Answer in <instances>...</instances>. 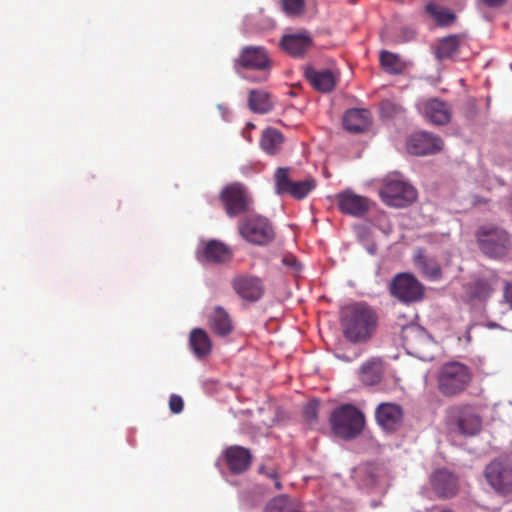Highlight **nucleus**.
Returning <instances> with one entry per match:
<instances>
[{"label": "nucleus", "mask_w": 512, "mask_h": 512, "mask_svg": "<svg viewBox=\"0 0 512 512\" xmlns=\"http://www.w3.org/2000/svg\"><path fill=\"white\" fill-rule=\"evenodd\" d=\"M379 194L385 204L396 208L406 207L417 198L415 188L399 179L386 180L380 188Z\"/></svg>", "instance_id": "obj_9"}, {"label": "nucleus", "mask_w": 512, "mask_h": 512, "mask_svg": "<svg viewBox=\"0 0 512 512\" xmlns=\"http://www.w3.org/2000/svg\"><path fill=\"white\" fill-rule=\"evenodd\" d=\"M232 257V249L225 243L215 239L203 243L202 249L197 252L199 261L214 264L227 263Z\"/></svg>", "instance_id": "obj_17"}, {"label": "nucleus", "mask_w": 512, "mask_h": 512, "mask_svg": "<svg viewBox=\"0 0 512 512\" xmlns=\"http://www.w3.org/2000/svg\"><path fill=\"white\" fill-rule=\"evenodd\" d=\"M270 68L269 55L262 46H245L234 60V69L237 72H240L241 69L259 71L260 76L256 79L259 82L268 79Z\"/></svg>", "instance_id": "obj_6"}, {"label": "nucleus", "mask_w": 512, "mask_h": 512, "mask_svg": "<svg viewBox=\"0 0 512 512\" xmlns=\"http://www.w3.org/2000/svg\"><path fill=\"white\" fill-rule=\"evenodd\" d=\"M375 418L382 429L388 432H394L401 427L404 413L400 405L386 402L377 406Z\"/></svg>", "instance_id": "obj_15"}, {"label": "nucleus", "mask_w": 512, "mask_h": 512, "mask_svg": "<svg viewBox=\"0 0 512 512\" xmlns=\"http://www.w3.org/2000/svg\"><path fill=\"white\" fill-rule=\"evenodd\" d=\"M382 375V362L375 358L363 363L359 372L362 383L369 386L378 384L382 379Z\"/></svg>", "instance_id": "obj_28"}, {"label": "nucleus", "mask_w": 512, "mask_h": 512, "mask_svg": "<svg viewBox=\"0 0 512 512\" xmlns=\"http://www.w3.org/2000/svg\"><path fill=\"white\" fill-rule=\"evenodd\" d=\"M422 334L421 329L416 325H408L402 328L401 338L404 345L409 348H414L415 338Z\"/></svg>", "instance_id": "obj_36"}, {"label": "nucleus", "mask_w": 512, "mask_h": 512, "mask_svg": "<svg viewBox=\"0 0 512 512\" xmlns=\"http://www.w3.org/2000/svg\"><path fill=\"white\" fill-rule=\"evenodd\" d=\"M381 67L389 74L398 75L406 69L405 62L395 53L382 50L380 52Z\"/></svg>", "instance_id": "obj_30"}, {"label": "nucleus", "mask_w": 512, "mask_h": 512, "mask_svg": "<svg viewBox=\"0 0 512 512\" xmlns=\"http://www.w3.org/2000/svg\"><path fill=\"white\" fill-rule=\"evenodd\" d=\"M431 487L438 498L454 497L459 490L458 477L447 469L435 470L430 476Z\"/></svg>", "instance_id": "obj_14"}, {"label": "nucleus", "mask_w": 512, "mask_h": 512, "mask_svg": "<svg viewBox=\"0 0 512 512\" xmlns=\"http://www.w3.org/2000/svg\"><path fill=\"white\" fill-rule=\"evenodd\" d=\"M208 325L213 333L220 337L230 335L234 329L229 313L221 306H216L208 315Z\"/></svg>", "instance_id": "obj_20"}, {"label": "nucleus", "mask_w": 512, "mask_h": 512, "mask_svg": "<svg viewBox=\"0 0 512 512\" xmlns=\"http://www.w3.org/2000/svg\"><path fill=\"white\" fill-rule=\"evenodd\" d=\"M266 512H300L285 495L275 497L266 507Z\"/></svg>", "instance_id": "obj_34"}, {"label": "nucleus", "mask_w": 512, "mask_h": 512, "mask_svg": "<svg viewBox=\"0 0 512 512\" xmlns=\"http://www.w3.org/2000/svg\"><path fill=\"white\" fill-rule=\"evenodd\" d=\"M390 294L402 303L421 301L425 295L423 284L410 273L396 274L389 284Z\"/></svg>", "instance_id": "obj_8"}, {"label": "nucleus", "mask_w": 512, "mask_h": 512, "mask_svg": "<svg viewBox=\"0 0 512 512\" xmlns=\"http://www.w3.org/2000/svg\"><path fill=\"white\" fill-rule=\"evenodd\" d=\"M450 423L465 436H474L481 430L482 420L469 404L454 405L449 410Z\"/></svg>", "instance_id": "obj_10"}, {"label": "nucleus", "mask_w": 512, "mask_h": 512, "mask_svg": "<svg viewBox=\"0 0 512 512\" xmlns=\"http://www.w3.org/2000/svg\"><path fill=\"white\" fill-rule=\"evenodd\" d=\"M258 473L261 475H264L267 478L274 480V487L276 490L282 489V483L279 480V472L275 466L263 464V465L259 466Z\"/></svg>", "instance_id": "obj_38"}, {"label": "nucleus", "mask_w": 512, "mask_h": 512, "mask_svg": "<svg viewBox=\"0 0 512 512\" xmlns=\"http://www.w3.org/2000/svg\"><path fill=\"white\" fill-rule=\"evenodd\" d=\"M282 263L288 268L292 270L298 271L300 269V264L295 256L291 254L284 255L282 258Z\"/></svg>", "instance_id": "obj_40"}, {"label": "nucleus", "mask_w": 512, "mask_h": 512, "mask_svg": "<svg viewBox=\"0 0 512 512\" xmlns=\"http://www.w3.org/2000/svg\"><path fill=\"white\" fill-rule=\"evenodd\" d=\"M316 187V181L313 178L305 179L303 181H293L286 193L295 199L305 198Z\"/></svg>", "instance_id": "obj_32"}, {"label": "nucleus", "mask_w": 512, "mask_h": 512, "mask_svg": "<svg viewBox=\"0 0 512 512\" xmlns=\"http://www.w3.org/2000/svg\"><path fill=\"white\" fill-rule=\"evenodd\" d=\"M473 378L470 367L458 361L444 363L437 376V386L445 397H455L463 393Z\"/></svg>", "instance_id": "obj_2"}, {"label": "nucleus", "mask_w": 512, "mask_h": 512, "mask_svg": "<svg viewBox=\"0 0 512 512\" xmlns=\"http://www.w3.org/2000/svg\"><path fill=\"white\" fill-rule=\"evenodd\" d=\"M247 126H248L249 128H251V129L255 128V125H254V124H252V123H248V125H247Z\"/></svg>", "instance_id": "obj_43"}, {"label": "nucleus", "mask_w": 512, "mask_h": 512, "mask_svg": "<svg viewBox=\"0 0 512 512\" xmlns=\"http://www.w3.org/2000/svg\"><path fill=\"white\" fill-rule=\"evenodd\" d=\"M374 311L363 303H356L342 310L341 325L345 338L351 343L369 340L376 328Z\"/></svg>", "instance_id": "obj_1"}, {"label": "nucleus", "mask_w": 512, "mask_h": 512, "mask_svg": "<svg viewBox=\"0 0 512 512\" xmlns=\"http://www.w3.org/2000/svg\"><path fill=\"white\" fill-rule=\"evenodd\" d=\"M482 1L486 6L492 7V8L501 7L506 2V0H482Z\"/></svg>", "instance_id": "obj_42"}, {"label": "nucleus", "mask_w": 512, "mask_h": 512, "mask_svg": "<svg viewBox=\"0 0 512 512\" xmlns=\"http://www.w3.org/2000/svg\"><path fill=\"white\" fill-rule=\"evenodd\" d=\"M442 147L443 141L440 137L424 131L412 134L407 142L409 153L417 156L435 154Z\"/></svg>", "instance_id": "obj_13"}, {"label": "nucleus", "mask_w": 512, "mask_h": 512, "mask_svg": "<svg viewBox=\"0 0 512 512\" xmlns=\"http://www.w3.org/2000/svg\"><path fill=\"white\" fill-rule=\"evenodd\" d=\"M235 293L244 301L257 302L265 293L263 280L255 275L240 274L231 281Z\"/></svg>", "instance_id": "obj_12"}, {"label": "nucleus", "mask_w": 512, "mask_h": 512, "mask_svg": "<svg viewBox=\"0 0 512 512\" xmlns=\"http://www.w3.org/2000/svg\"><path fill=\"white\" fill-rule=\"evenodd\" d=\"M225 463L233 474L247 471L252 462V454L248 448L233 445L224 451Z\"/></svg>", "instance_id": "obj_18"}, {"label": "nucleus", "mask_w": 512, "mask_h": 512, "mask_svg": "<svg viewBox=\"0 0 512 512\" xmlns=\"http://www.w3.org/2000/svg\"><path fill=\"white\" fill-rule=\"evenodd\" d=\"M169 408L172 413L178 414L184 408V401L181 396L172 394L169 399Z\"/></svg>", "instance_id": "obj_39"}, {"label": "nucleus", "mask_w": 512, "mask_h": 512, "mask_svg": "<svg viewBox=\"0 0 512 512\" xmlns=\"http://www.w3.org/2000/svg\"><path fill=\"white\" fill-rule=\"evenodd\" d=\"M284 142L283 134L276 128H266L261 135L260 146L268 155H276Z\"/></svg>", "instance_id": "obj_27"}, {"label": "nucleus", "mask_w": 512, "mask_h": 512, "mask_svg": "<svg viewBox=\"0 0 512 512\" xmlns=\"http://www.w3.org/2000/svg\"><path fill=\"white\" fill-rule=\"evenodd\" d=\"M488 484L499 494L512 493V463L498 458L491 461L484 470Z\"/></svg>", "instance_id": "obj_11"}, {"label": "nucleus", "mask_w": 512, "mask_h": 512, "mask_svg": "<svg viewBox=\"0 0 512 512\" xmlns=\"http://www.w3.org/2000/svg\"><path fill=\"white\" fill-rule=\"evenodd\" d=\"M369 125L370 112L367 109H349L343 117L344 128L353 133L365 131Z\"/></svg>", "instance_id": "obj_23"}, {"label": "nucleus", "mask_w": 512, "mask_h": 512, "mask_svg": "<svg viewBox=\"0 0 512 512\" xmlns=\"http://www.w3.org/2000/svg\"><path fill=\"white\" fill-rule=\"evenodd\" d=\"M312 43V38L306 31L284 35L280 40L282 49L293 57L303 56Z\"/></svg>", "instance_id": "obj_19"}, {"label": "nucleus", "mask_w": 512, "mask_h": 512, "mask_svg": "<svg viewBox=\"0 0 512 512\" xmlns=\"http://www.w3.org/2000/svg\"><path fill=\"white\" fill-rule=\"evenodd\" d=\"M504 299L512 309V282H508L504 288Z\"/></svg>", "instance_id": "obj_41"}, {"label": "nucleus", "mask_w": 512, "mask_h": 512, "mask_svg": "<svg viewBox=\"0 0 512 512\" xmlns=\"http://www.w3.org/2000/svg\"><path fill=\"white\" fill-rule=\"evenodd\" d=\"M337 206L343 214L362 217L369 210L368 198L345 190L336 195Z\"/></svg>", "instance_id": "obj_16"}, {"label": "nucleus", "mask_w": 512, "mask_h": 512, "mask_svg": "<svg viewBox=\"0 0 512 512\" xmlns=\"http://www.w3.org/2000/svg\"><path fill=\"white\" fill-rule=\"evenodd\" d=\"M425 117L435 125H445L451 120V109L439 99H429L423 104Z\"/></svg>", "instance_id": "obj_21"}, {"label": "nucleus", "mask_w": 512, "mask_h": 512, "mask_svg": "<svg viewBox=\"0 0 512 512\" xmlns=\"http://www.w3.org/2000/svg\"><path fill=\"white\" fill-rule=\"evenodd\" d=\"M283 11L289 16H299L304 13L305 0H281Z\"/></svg>", "instance_id": "obj_35"}, {"label": "nucleus", "mask_w": 512, "mask_h": 512, "mask_svg": "<svg viewBox=\"0 0 512 512\" xmlns=\"http://www.w3.org/2000/svg\"><path fill=\"white\" fill-rule=\"evenodd\" d=\"M462 43L463 37L459 35H449L440 39L434 50L435 57L441 61L456 57Z\"/></svg>", "instance_id": "obj_25"}, {"label": "nucleus", "mask_w": 512, "mask_h": 512, "mask_svg": "<svg viewBox=\"0 0 512 512\" xmlns=\"http://www.w3.org/2000/svg\"><path fill=\"white\" fill-rule=\"evenodd\" d=\"M238 231L247 242L255 245H266L275 237L270 221L258 214H250L242 218Z\"/></svg>", "instance_id": "obj_7"}, {"label": "nucleus", "mask_w": 512, "mask_h": 512, "mask_svg": "<svg viewBox=\"0 0 512 512\" xmlns=\"http://www.w3.org/2000/svg\"><path fill=\"white\" fill-rule=\"evenodd\" d=\"M219 200L230 218L248 213L254 203L249 190L240 182L224 186L219 193Z\"/></svg>", "instance_id": "obj_5"}, {"label": "nucleus", "mask_w": 512, "mask_h": 512, "mask_svg": "<svg viewBox=\"0 0 512 512\" xmlns=\"http://www.w3.org/2000/svg\"><path fill=\"white\" fill-rule=\"evenodd\" d=\"M189 346L199 359L206 358L212 351L211 339L207 332L201 328H194L190 332Z\"/></svg>", "instance_id": "obj_24"}, {"label": "nucleus", "mask_w": 512, "mask_h": 512, "mask_svg": "<svg viewBox=\"0 0 512 512\" xmlns=\"http://www.w3.org/2000/svg\"><path fill=\"white\" fill-rule=\"evenodd\" d=\"M307 80L319 92H330L336 85V79L332 71L328 69L315 70L308 69L305 73Z\"/></svg>", "instance_id": "obj_26"}, {"label": "nucleus", "mask_w": 512, "mask_h": 512, "mask_svg": "<svg viewBox=\"0 0 512 512\" xmlns=\"http://www.w3.org/2000/svg\"><path fill=\"white\" fill-rule=\"evenodd\" d=\"M414 264L422 276L430 281H439L442 278V270L438 261L418 250L414 256Z\"/></svg>", "instance_id": "obj_22"}, {"label": "nucleus", "mask_w": 512, "mask_h": 512, "mask_svg": "<svg viewBox=\"0 0 512 512\" xmlns=\"http://www.w3.org/2000/svg\"><path fill=\"white\" fill-rule=\"evenodd\" d=\"M248 106L254 113L266 114L273 109V102L268 92L251 90L248 97Z\"/></svg>", "instance_id": "obj_29"}, {"label": "nucleus", "mask_w": 512, "mask_h": 512, "mask_svg": "<svg viewBox=\"0 0 512 512\" xmlns=\"http://www.w3.org/2000/svg\"><path fill=\"white\" fill-rule=\"evenodd\" d=\"M427 14H429L439 25L446 26L455 20V15L434 3H428L425 7Z\"/></svg>", "instance_id": "obj_31"}, {"label": "nucleus", "mask_w": 512, "mask_h": 512, "mask_svg": "<svg viewBox=\"0 0 512 512\" xmlns=\"http://www.w3.org/2000/svg\"><path fill=\"white\" fill-rule=\"evenodd\" d=\"M479 250L488 258L502 259L512 248L511 235L495 225H482L475 232Z\"/></svg>", "instance_id": "obj_3"}, {"label": "nucleus", "mask_w": 512, "mask_h": 512, "mask_svg": "<svg viewBox=\"0 0 512 512\" xmlns=\"http://www.w3.org/2000/svg\"><path fill=\"white\" fill-rule=\"evenodd\" d=\"M333 433L345 440L356 438L365 425L364 414L352 404H344L336 408L330 416Z\"/></svg>", "instance_id": "obj_4"}, {"label": "nucleus", "mask_w": 512, "mask_h": 512, "mask_svg": "<svg viewBox=\"0 0 512 512\" xmlns=\"http://www.w3.org/2000/svg\"><path fill=\"white\" fill-rule=\"evenodd\" d=\"M274 181L276 193L279 195L286 194L293 182L289 177V168H277L274 173Z\"/></svg>", "instance_id": "obj_33"}, {"label": "nucleus", "mask_w": 512, "mask_h": 512, "mask_svg": "<svg viewBox=\"0 0 512 512\" xmlns=\"http://www.w3.org/2000/svg\"><path fill=\"white\" fill-rule=\"evenodd\" d=\"M319 411V401L311 400L303 408V415L309 425H313L317 422Z\"/></svg>", "instance_id": "obj_37"}]
</instances>
